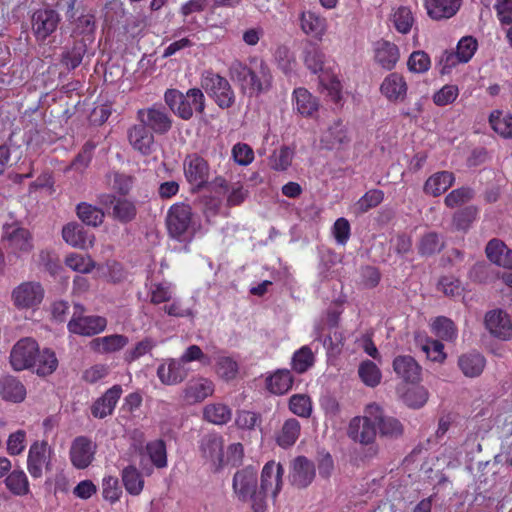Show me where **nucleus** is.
I'll list each match as a JSON object with an SVG mask.
<instances>
[{"instance_id":"58","label":"nucleus","mask_w":512,"mask_h":512,"mask_svg":"<svg viewBox=\"0 0 512 512\" xmlns=\"http://www.w3.org/2000/svg\"><path fill=\"white\" fill-rule=\"evenodd\" d=\"M294 152L288 146H282L275 150L269 158L271 169L275 171H286L292 164Z\"/></svg>"},{"instance_id":"43","label":"nucleus","mask_w":512,"mask_h":512,"mask_svg":"<svg viewBox=\"0 0 512 512\" xmlns=\"http://www.w3.org/2000/svg\"><path fill=\"white\" fill-rule=\"evenodd\" d=\"M431 328L433 333L443 341L453 342L457 338V327L455 323L448 317H436L432 322Z\"/></svg>"},{"instance_id":"61","label":"nucleus","mask_w":512,"mask_h":512,"mask_svg":"<svg viewBox=\"0 0 512 512\" xmlns=\"http://www.w3.org/2000/svg\"><path fill=\"white\" fill-rule=\"evenodd\" d=\"M156 347V341L150 337H146L137 342L135 346L127 350L124 354V360L127 363H132L142 356L150 353Z\"/></svg>"},{"instance_id":"42","label":"nucleus","mask_w":512,"mask_h":512,"mask_svg":"<svg viewBox=\"0 0 512 512\" xmlns=\"http://www.w3.org/2000/svg\"><path fill=\"white\" fill-rule=\"evenodd\" d=\"M58 366V360L54 351L50 349H44L35 355V364L32 368L35 369L36 373L40 376H46L52 374Z\"/></svg>"},{"instance_id":"56","label":"nucleus","mask_w":512,"mask_h":512,"mask_svg":"<svg viewBox=\"0 0 512 512\" xmlns=\"http://www.w3.org/2000/svg\"><path fill=\"white\" fill-rule=\"evenodd\" d=\"M478 209L475 206H467L454 213L452 223L456 230L466 232L476 220Z\"/></svg>"},{"instance_id":"3","label":"nucleus","mask_w":512,"mask_h":512,"mask_svg":"<svg viewBox=\"0 0 512 512\" xmlns=\"http://www.w3.org/2000/svg\"><path fill=\"white\" fill-rule=\"evenodd\" d=\"M168 235L177 241H185L194 235V214L192 207L184 202L170 206L165 219Z\"/></svg>"},{"instance_id":"25","label":"nucleus","mask_w":512,"mask_h":512,"mask_svg":"<svg viewBox=\"0 0 512 512\" xmlns=\"http://www.w3.org/2000/svg\"><path fill=\"white\" fill-rule=\"evenodd\" d=\"M122 387L118 384L109 388L101 397H99L91 406L93 417L103 419L111 415L122 395Z\"/></svg>"},{"instance_id":"9","label":"nucleus","mask_w":512,"mask_h":512,"mask_svg":"<svg viewBox=\"0 0 512 512\" xmlns=\"http://www.w3.org/2000/svg\"><path fill=\"white\" fill-rule=\"evenodd\" d=\"M136 119L152 133L159 135L168 133L173 124L171 115L162 104H153L150 107L139 109Z\"/></svg>"},{"instance_id":"51","label":"nucleus","mask_w":512,"mask_h":512,"mask_svg":"<svg viewBox=\"0 0 512 512\" xmlns=\"http://www.w3.org/2000/svg\"><path fill=\"white\" fill-rule=\"evenodd\" d=\"M203 416L204 419L208 422L217 425H223L231 419L232 412L231 409L225 404H209L204 408Z\"/></svg>"},{"instance_id":"55","label":"nucleus","mask_w":512,"mask_h":512,"mask_svg":"<svg viewBox=\"0 0 512 512\" xmlns=\"http://www.w3.org/2000/svg\"><path fill=\"white\" fill-rule=\"evenodd\" d=\"M97 147V143L93 140L86 141L81 147L78 154L75 156L73 161L71 162L70 167L76 171L83 172L90 165L94 150Z\"/></svg>"},{"instance_id":"59","label":"nucleus","mask_w":512,"mask_h":512,"mask_svg":"<svg viewBox=\"0 0 512 512\" xmlns=\"http://www.w3.org/2000/svg\"><path fill=\"white\" fill-rule=\"evenodd\" d=\"M429 398V393L423 386L409 388L403 395L404 403L414 409L423 407Z\"/></svg>"},{"instance_id":"32","label":"nucleus","mask_w":512,"mask_h":512,"mask_svg":"<svg viewBox=\"0 0 512 512\" xmlns=\"http://www.w3.org/2000/svg\"><path fill=\"white\" fill-rule=\"evenodd\" d=\"M301 434V425L296 418H288L275 435L277 445L283 449L292 447Z\"/></svg>"},{"instance_id":"19","label":"nucleus","mask_w":512,"mask_h":512,"mask_svg":"<svg viewBox=\"0 0 512 512\" xmlns=\"http://www.w3.org/2000/svg\"><path fill=\"white\" fill-rule=\"evenodd\" d=\"M379 90L387 101L402 103L407 98L408 84L403 75L392 72L383 79Z\"/></svg>"},{"instance_id":"35","label":"nucleus","mask_w":512,"mask_h":512,"mask_svg":"<svg viewBox=\"0 0 512 512\" xmlns=\"http://www.w3.org/2000/svg\"><path fill=\"white\" fill-rule=\"evenodd\" d=\"M454 181L455 177L452 172H436L426 180L423 190L425 194L438 197L446 192L453 185Z\"/></svg>"},{"instance_id":"36","label":"nucleus","mask_w":512,"mask_h":512,"mask_svg":"<svg viewBox=\"0 0 512 512\" xmlns=\"http://www.w3.org/2000/svg\"><path fill=\"white\" fill-rule=\"evenodd\" d=\"M0 396L5 401L20 403L26 397V388L17 378L3 376L0 378Z\"/></svg>"},{"instance_id":"57","label":"nucleus","mask_w":512,"mask_h":512,"mask_svg":"<svg viewBox=\"0 0 512 512\" xmlns=\"http://www.w3.org/2000/svg\"><path fill=\"white\" fill-rule=\"evenodd\" d=\"M392 21L399 33L407 34L414 24V16L409 7L400 6L394 11Z\"/></svg>"},{"instance_id":"31","label":"nucleus","mask_w":512,"mask_h":512,"mask_svg":"<svg viewBox=\"0 0 512 512\" xmlns=\"http://www.w3.org/2000/svg\"><path fill=\"white\" fill-rule=\"evenodd\" d=\"M294 384V377L289 369H277L265 379L266 389L274 395L286 394Z\"/></svg>"},{"instance_id":"17","label":"nucleus","mask_w":512,"mask_h":512,"mask_svg":"<svg viewBox=\"0 0 512 512\" xmlns=\"http://www.w3.org/2000/svg\"><path fill=\"white\" fill-rule=\"evenodd\" d=\"M314 462L305 456H297L291 462L289 481L292 486L303 489L308 487L315 478Z\"/></svg>"},{"instance_id":"46","label":"nucleus","mask_w":512,"mask_h":512,"mask_svg":"<svg viewBox=\"0 0 512 512\" xmlns=\"http://www.w3.org/2000/svg\"><path fill=\"white\" fill-rule=\"evenodd\" d=\"M417 248L421 256H432L444 248V242L437 232L430 231L420 238Z\"/></svg>"},{"instance_id":"44","label":"nucleus","mask_w":512,"mask_h":512,"mask_svg":"<svg viewBox=\"0 0 512 512\" xmlns=\"http://www.w3.org/2000/svg\"><path fill=\"white\" fill-rule=\"evenodd\" d=\"M489 123L492 129L505 139H512V114L500 110L491 112Z\"/></svg>"},{"instance_id":"28","label":"nucleus","mask_w":512,"mask_h":512,"mask_svg":"<svg viewBox=\"0 0 512 512\" xmlns=\"http://www.w3.org/2000/svg\"><path fill=\"white\" fill-rule=\"evenodd\" d=\"M157 376L163 384L175 385L181 383L187 377V370L180 358H172L158 366Z\"/></svg>"},{"instance_id":"50","label":"nucleus","mask_w":512,"mask_h":512,"mask_svg":"<svg viewBox=\"0 0 512 512\" xmlns=\"http://www.w3.org/2000/svg\"><path fill=\"white\" fill-rule=\"evenodd\" d=\"M289 410L301 418H309L312 415L313 404L307 394H293L288 401Z\"/></svg>"},{"instance_id":"26","label":"nucleus","mask_w":512,"mask_h":512,"mask_svg":"<svg viewBox=\"0 0 512 512\" xmlns=\"http://www.w3.org/2000/svg\"><path fill=\"white\" fill-rule=\"evenodd\" d=\"M392 366L396 375L407 383H416L421 379V366L410 355L395 357Z\"/></svg>"},{"instance_id":"1","label":"nucleus","mask_w":512,"mask_h":512,"mask_svg":"<svg viewBox=\"0 0 512 512\" xmlns=\"http://www.w3.org/2000/svg\"><path fill=\"white\" fill-rule=\"evenodd\" d=\"M230 73L243 90L250 95L258 96L268 92L272 87L273 75L267 62L258 57L249 59V64L239 60L230 66Z\"/></svg>"},{"instance_id":"62","label":"nucleus","mask_w":512,"mask_h":512,"mask_svg":"<svg viewBox=\"0 0 512 512\" xmlns=\"http://www.w3.org/2000/svg\"><path fill=\"white\" fill-rule=\"evenodd\" d=\"M431 67V59L429 55L422 51H414L410 54L407 61V68L412 73H425Z\"/></svg>"},{"instance_id":"6","label":"nucleus","mask_w":512,"mask_h":512,"mask_svg":"<svg viewBox=\"0 0 512 512\" xmlns=\"http://www.w3.org/2000/svg\"><path fill=\"white\" fill-rule=\"evenodd\" d=\"M233 494L238 501L250 503L253 512L258 511L256 507V496L259 493L258 487V471L253 466H246L238 470L232 480Z\"/></svg>"},{"instance_id":"53","label":"nucleus","mask_w":512,"mask_h":512,"mask_svg":"<svg viewBox=\"0 0 512 512\" xmlns=\"http://www.w3.org/2000/svg\"><path fill=\"white\" fill-rule=\"evenodd\" d=\"M64 262L68 268L82 274L90 273L96 266V263L89 255L79 253L68 254Z\"/></svg>"},{"instance_id":"38","label":"nucleus","mask_w":512,"mask_h":512,"mask_svg":"<svg viewBox=\"0 0 512 512\" xmlns=\"http://www.w3.org/2000/svg\"><path fill=\"white\" fill-rule=\"evenodd\" d=\"M486 359L478 352L463 354L458 359V366L462 373L469 378L478 377L483 372Z\"/></svg>"},{"instance_id":"34","label":"nucleus","mask_w":512,"mask_h":512,"mask_svg":"<svg viewBox=\"0 0 512 512\" xmlns=\"http://www.w3.org/2000/svg\"><path fill=\"white\" fill-rule=\"evenodd\" d=\"M295 109L303 117H312L319 109V101L306 88L298 87L293 91Z\"/></svg>"},{"instance_id":"33","label":"nucleus","mask_w":512,"mask_h":512,"mask_svg":"<svg viewBox=\"0 0 512 512\" xmlns=\"http://www.w3.org/2000/svg\"><path fill=\"white\" fill-rule=\"evenodd\" d=\"M213 392V382L207 378H199L186 385L184 389V399L188 403H197L212 395Z\"/></svg>"},{"instance_id":"10","label":"nucleus","mask_w":512,"mask_h":512,"mask_svg":"<svg viewBox=\"0 0 512 512\" xmlns=\"http://www.w3.org/2000/svg\"><path fill=\"white\" fill-rule=\"evenodd\" d=\"M183 172L186 181L197 191L204 189L209 183L210 165L198 153H190L185 156Z\"/></svg>"},{"instance_id":"49","label":"nucleus","mask_w":512,"mask_h":512,"mask_svg":"<svg viewBox=\"0 0 512 512\" xmlns=\"http://www.w3.org/2000/svg\"><path fill=\"white\" fill-rule=\"evenodd\" d=\"M7 489L14 495L24 496L30 492L29 481L23 470L12 471L5 479Z\"/></svg>"},{"instance_id":"45","label":"nucleus","mask_w":512,"mask_h":512,"mask_svg":"<svg viewBox=\"0 0 512 512\" xmlns=\"http://www.w3.org/2000/svg\"><path fill=\"white\" fill-rule=\"evenodd\" d=\"M76 213L78 218L88 226H100L104 220L102 209L86 202H81L77 205Z\"/></svg>"},{"instance_id":"15","label":"nucleus","mask_w":512,"mask_h":512,"mask_svg":"<svg viewBox=\"0 0 512 512\" xmlns=\"http://www.w3.org/2000/svg\"><path fill=\"white\" fill-rule=\"evenodd\" d=\"M365 413L370 415V417H373L382 437L393 439L399 438L403 435L404 426L400 420L392 416L384 415L383 409L379 404H368L365 408Z\"/></svg>"},{"instance_id":"63","label":"nucleus","mask_w":512,"mask_h":512,"mask_svg":"<svg viewBox=\"0 0 512 512\" xmlns=\"http://www.w3.org/2000/svg\"><path fill=\"white\" fill-rule=\"evenodd\" d=\"M474 197V190L469 187H460L448 193L444 203L449 208L458 207Z\"/></svg>"},{"instance_id":"39","label":"nucleus","mask_w":512,"mask_h":512,"mask_svg":"<svg viewBox=\"0 0 512 512\" xmlns=\"http://www.w3.org/2000/svg\"><path fill=\"white\" fill-rule=\"evenodd\" d=\"M144 450L155 468L164 469L168 466L167 446L163 439H154L147 442Z\"/></svg>"},{"instance_id":"12","label":"nucleus","mask_w":512,"mask_h":512,"mask_svg":"<svg viewBox=\"0 0 512 512\" xmlns=\"http://www.w3.org/2000/svg\"><path fill=\"white\" fill-rule=\"evenodd\" d=\"M80 313L83 311V306L77 305ZM107 327V319L99 315L84 316L82 314L77 315L74 312L72 318L67 324L68 331L73 334L80 336H94L103 332Z\"/></svg>"},{"instance_id":"52","label":"nucleus","mask_w":512,"mask_h":512,"mask_svg":"<svg viewBox=\"0 0 512 512\" xmlns=\"http://www.w3.org/2000/svg\"><path fill=\"white\" fill-rule=\"evenodd\" d=\"M303 61L305 66L316 74L323 69L324 54L317 45L309 43L303 50Z\"/></svg>"},{"instance_id":"4","label":"nucleus","mask_w":512,"mask_h":512,"mask_svg":"<svg viewBox=\"0 0 512 512\" xmlns=\"http://www.w3.org/2000/svg\"><path fill=\"white\" fill-rule=\"evenodd\" d=\"M284 468L280 463L268 461L262 468L260 476L259 493L256 496V507L258 511H266L268 497L273 500L277 498L283 486Z\"/></svg>"},{"instance_id":"13","label":"nucleus","mask_w":512,"mask_h":512,"mask_svg":"<svg viewBox=\"0 0 512 512\" xmlns=\"http://www.w3.org/2000/svg\"><path fill=\"white\" fill-rule=\"evenodd\" d=\"M44 293L40 282L27 281L13 289L12 300L18 309H35L43 301Z\"/></svg>"},{"instance_id":"30","label":"nucleus","mask_w":512,"mask_h":512,"mask_svg":"<svg viewBox=\"0 0 512 512\" xmlns=\"http://www.w3.org/2000/svg\"><path fill=\"white\" fill-rule=\"evenodd\" d=\"M129 343V338L123 334H112L93 338L89 342L90 349L98 354H110L121 351Z\"/></svg>"},{"instance_id":"7","label":"nucleus","mask_w":512,"mask_h":512,"mask_svg":"<svg viewBox=\"0 0 512 512\" xmlns=\"http://www.w3.org/2000/svg\"><path fill=\"white\" fill-rule=\"evenodd\" d=\"M1 242L16 257L30 254L34 249V238L29 229L18 223L5 224L2 227Z\"/></svg>"},{"instance_id":"40","label":"nucleus","mask_w":512,"mask_h":512,"mask_svg":"<svg viewBox=\"0 0 512 512\" xmlns=\"http://www.w3.org/2000/svg\"><path fill=\"white\" fill-rule=\"evenodd\" d=\"M121 477L123 485L130 495L137 496L143 491V476L134 465H128L125 467L122 470Z\"/></svg>"},{"instance_id":"27","label":"nucleus","mask_w":512,"mask_h":512,"mask_svg":"<svg viewBox=\"0 0 512 512\" xmlns=\"http://www.w3.org/2000/svg\"><path fill=\"white\" fill-rule=\"evenodd\" d=\"M461 5L462 0H424L427 15L436 21L452 18Z\"/></svg>"},{"instance_id":"41","label":"nucleus","mask_w":512,"mask_h":512,"mask_svg":"<svg viewBox=\"0 0 512 512\" xmlns=\"http://www.w3.org/2000/svg\"><path fill=\"white\" fill-rule=\"evenodd\" d=\"M62 238L68 245L81 249L85 248L88 242L87 232L75 222L63 226Z\"/></svg>"},{"instance_id":"22","label":"nucleus","mask_w":512,"mask_h":512,"mask_svg":"<svg viewBox=\"0 0 512 512\" xmlns=\"http://www.w3.org/2000/svg\"><path fill=\"white\" fill-rule=\"evenodd\" d=\"M127 139L132 148L142 156H149L153 152L154 134L140 122L128 129Z\"/></svg>"},{"instance_id":"5","label":"nucleus","mask_w":512,"mask_h":512,"mask_svg":"<svg viewBox=\"0 0 512 512\" xmlns=\"http://www.w3.org/2000/svg\"><path fill=\"white\" fill-rule=\"evenodd\" d=\"M201 87L219 108L229 109L235 104V92L230 82L220 74L205 71L201 76Z\"/></svg>"},{"instance_id":"24","label":"nucleus","mask_w":512,"mask_h":512,"mask_svg":"<svg viewBox=\"0 0 512 512\" xmlns=\"http://www.w3.org/2000/svg\"><path fill=\"white\" fill-rule=\"evenodd\" d=\"M349 142L348 129L341 119H337L329 125L320 137L321 146L326 150L341 149Z\"/></svg>"},{"instance_id":"11","label":"nucleus","mask_w":512,"mask_h":512,"mask_svg":"<svg viewBox=\"0 0 512 512\" xmlns=\"http://www.w3.org/2000/svg\"><path fill=\"white\" fill-rule=\"evenodd\" d=\"M60 21V14L52 8L35 10L31 17V26L36 40L44 42L57 30Z\"/></svg>"},{"instance_id":"2","label":"nucleus","mask_w":512,"mask_h":512,"mask_svg":"<svg viewBox=\"0 0 512 512\" xmlns=\"http://www.w3.org/2000/svg\"><path fill=\"white\" fill-rule=\"evenodd\" d=\"M164 101L169 109L183 120L191 119L194 112L201 114L205 110V97L199 88H191L185 94L177 89H167Z\"/></svg>"},{"instance_id":"8","label":"nucleus","mask_w":512,"mask_h":512,"mask_svg":"<svg viewBox=\"0 0 512 512\" xmlns=\"http://www.w3.org/2000/svg\"><path fill=\"white\" fill-rule=\"evenodd\" d=\"M347 435L352 441L368 446V456L373 457L378 453V446L375 444L377 429L370 415L365 413L364 416L353 417L349 422Z\"/></svg>"},{"instance_id":"14","label":"nucleus","mask_w":512,"mask_h":512,"mask_svg":"<svg viewBox=\"0 0 512 512\" xmlns=\"http://www.w3.org/2000/svg\"><path fill=\"white\" fill-rule=\"evenodd\" d=\"M38 354V343L31 337L18 340L10 352V364L16 371L32 368L35 355Z\"/></svg>"},{"instance_id":"64","label":"nucleus","mask_w":512,"mask_h":512,"mask_svg":"<svg viewBox=\"0 0 512 512\" xmlns=\"http://www.w3.org/2000/svg\"><path fill=\"white\" fill-rule=\"evenodd\" d=\"M478 48V42L473 36L461 38L457 44L456 53L461 63L469 62Z\"/></svg>"},{"instance_id":"18","label":"nucleus","mask_w":512,"mask_h":512,"mask_svg":"<svg viewBox=\"0 0 512 512\" xmlns=\"http://www.w3.org/2000/svg\"><path fill=\"white\" fill-rule=\"evenodd\" d=\"M96 445L86 436L76 437L71 444L69 456L72 465L77 469L87 468L93 461Z\"/></svg>"},{"instance_id":"23","label":"nucleus","mask_w":512,"mask_h":512,"mask_svg":"<svg viewBox=\"0 0 512 512\" xmlns=\"http://www.w3.org/2000/svg\"><path fill=\"white\" fill-rule=\"evenodd\" d=\"M200 451L202 456L209 460L216 470L224 465V440L223 437L210 433L202 437L200 441Z\"/></svg>"},{"instance_id":"16","label":"nucleus","mask_w":512,"mask_h":512,"mask_svg":"<svg viewBox=\"0 0 512 512\" xmlns=\"http://www.w3.org/2000/svg\"><path fill=\"white\" fill-rule=\"evenodd\" d=\"M50 453L51 449L45 440L31 444L27 456V469L32 478H41L43 469L49 468Z\"/></svg>"},{"instance_id":"47","label":"nucleus","mask_w":512,"mask_h":512,"mask_svg":"<svg viewBox=\"0 0 512 512\" xmlns=\"http://www.w3.org/2000/svg\"><path fill=\"white\" fill-rule=\"evenodd\" d=\"M314 362L315 357L311 348L305 345L293 353L291 367L296 373L303 374L314 365Z\"/></svg>"},{"instance_id":"54","label":"nucleus","mask_w":512,"mask_h":512,"mask_svg":"<svg viewBox=\"0 0 512 512\" xmlns=\"http://www.w3.org/2000/svg\"><path fill=\"white\" fill-rule=\"evenodd\" d=\"M384 200V192L380 189L368 190L354 205L357 214H364L380 205Z\"/></svg>"},{"instance_id":"60","label":"nucleus","mask_w":512,"mask_h":512,"mask_svg":"<svg viewBox=\"0 0 512 512\" xmlns=\"http://www.w3.org/2000/svg\"><path fill=\"white\" fill-rule=\"evenodd\" d=\"M239 366L236 360L229 356H220L216 361V372L224 380L230 381L237 377Z\"/></svg>"},{"instance_id":"48","label":"nucleus","mask_w":512,"mask_h":512,"mask_svg":"<svg viewBox=\"0 0 512 512\" xmlns=\"http://www.w3.org/2000/svg\"><path fill=\"white\" fill-rule=\"evenodd\" d=\"M358 375L361 381L368 387L378 386L382 379L379 367L371 360H365L358 367Z\"/></svg>"},{"instance_id":"29","label":"nucleus","mask_w":512,"mask_h":512,"mask_svg":"<svg viewBox=\"0 0 512 512\" xmlns=\"http://www.w3.org/2000/svg\"><path fill=\"white\" fill-rule=\"evenodd\" d=\"M101 203L107 205L113 204L112 215L114 219L121 223L131 222L137 214V209L134 202L126 198H117L113 194L104 195Z\"/></svg>"},{"instance_id":"20","label":"nucleus","mask_w":512,"mask_h":512,"mask_svg":"<svg viewBox=\"0 0 512 512\" xmlns=\"http://www.w3.org/2000/svg\"><path fill=\"white\" fill-rule=\"evenodd\" d=\"M484 322L486 329L494 337L501 340L512 338V320L502 309L487 312Z\"/></svg>"},{"instance_id":"21","label":"nucleus","mask_w":512,"mask_h":512,"mask_svg":"<svg viewBox=\"0 0 512 512\" xmlns=\"http://www.w3.org/2000/svg\"><path fill=\"white\" fill-rule=\"evenodd\" d=\"M373 53L375 63L387 71H392L400 59L399 47L385 39H380L374 43Z\"/></svg>"},{"instance_id":"37","label":"nucleus","mask_w":512,"mask_h":512,"mask_svg":"<svg viewBox=\"0 0 512 512\" xmlns=\"http://www.w3.org/2000/svg\"><path fill=\"white\" fill-rule=\"evenodd\" d=\"M302 31L313 38L321 39L326 32L327 24L324 17L312 11H304L300 15Z\"/></svg>"}]
</instances>
